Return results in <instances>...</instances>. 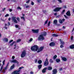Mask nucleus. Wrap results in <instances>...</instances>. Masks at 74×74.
<instances>
[{
    "mask_svg": "<svg viewBox=\"0 0 74 74\" xmlns=\"http://www.w3.org/2000/svg\"><path fill=\"white\" fill-rule=\"evenodd\" d=\"M31 49L32 51H37V52L39 53L42 51L43 47H40L39 49H38V46L37 45H35L32 47L31 48Z\"/></svg>",
    "mask_w": 74,
    "mask_h": 74,
    "instance_id": "f257e3e1",
    "label": "nucleus"
},
{
    "mask_svg": "<svg viewBox=\"0 0 74 74\" xmlns=\"http://www.w3.org/2000/svg\"><path fill=\"white\" fill-rule=\"evenodd\" d=\"M26 51H23L21 54V58H24L26 55Z\"/></svg>",
    "mask_w": 74,
    "mask_h": 74,
    "instance_id": "f03ea898",
    "label": "nucleus"
},
{
    "mask_svg": "<svg viewBox=\"0 0 74 74\" xmlns=\"http://www.w3.org/2000/svg\"><path fill=\"white\" fill-rule=\"evenodd\" d=\"M21 71V70H18L17 71H16L13 72L12 74H20V72Z\"/></svg>",
    "mask_w": 74,
    "mask_h": 74,
    "instance_id": "7ed1b4c3",
    "label": "nucleus"
},
{
    "mask_svg": "<svg viewBox=\"0 0 74 74\" xmlns=\"http://www.w3.org/2000/svg\"><path fill=\"white\" fill-rule=\"evenodd\" d=\"M49 64V62L48 61V58H46L44 63V66H46Z\"/></svg>",
    "mask_w": 74,
    "mask_h": 74,
    "instance_id": "20e7f679",
    "label": "nucleus"
},
{
    "mask_svg": "<svg viewBox=\"0 0 74 74\" xmlns=\"http://www.w3.org/2000/svg\"><path fill=\"white\" fill-rule=\"evenodd\" d=\"M38 40H44V38L42 35H40L38 37Z\"/></svg>",
    "mask_w": 74,
    "mask_h": 74,
    "instance_id": "39448f33",
    "label": "nucleus"
},
{
    "mask_svg": "<svg viewBox=\"0 0 74 74\" xmlns=\"http://www.w3.org/2000/svg\"><path fill=\"white\" fill-rule=\"evenodd\" d=\"M12 21H14V23H18V21H17L16 20V17H12Z\"/></svg>",
    "mask_w": 74,
    "mask_h": 74,
    "instance_id": "423d86ee",
    "label": "nucleus"
},
{
    "mask_svg": "<svg viewBox=\"0 0 74 74\" xmlns=\"http://www.w3.org/2000/svg\"><path fill=\"white\" fill-rule=\"evenodd\" d=\"M60 41L61 42V45L60 46V47L61 48H63V47H64V46L62 44H64V42L63 41H62V40H60Z\"/></svg>",
    "mask_w": 74,
    "mask_h": 74,
    "instance_id": "0eeeda50",
    "label": "nucleus"
},
{
    "mask_svg": "<svg viewBox=\"0 0 74 74\" xmlns=\"http://www.w3.org/2000/svg\"><path fill=\"white\" fill-rule=\"evenodd\" d=\"M61 9H62V8H57L54 10V11L56 12L57 11H59Z\"/></svg>",
    "mask_w": 74,
    "mask_h": 74,
    "instance_id": "6e6552de",
    "label": "nucleus"
},
{
    "mask_svg": "<svg viewBox=\"0 0 74 74\" xmlns=\"http://www.w3.org/2000/svg\"><path fill=\"white\" fill-rule=\"evenodd\" d=\"M32 31L33 33H38V32L39 31V29H36V30H35V29H32Z\"/></svg>",
    "mask_w": 74,
    "mask_h": 74,
    "instance_id": "1a4fd4ad",
    "label": "nucleus"
},
{
    "mask_svg": "<svg viewBox=\"0 0 74 74\" xmlns=\"http://www.w3.org/2000/svg\"><path fill=\"white\" fill-rule=\"evenodd\" d=\"M10 62L11 63H16L17 64H18V63H19V62L16 60H11L10 61Z\"/></svg>",
    "mask_w": 74,
    "mask_h": 74,
    "instance_id": "9d476101",
    "label": "nucleus"
},
{
    "mask_svg": "<svg viewBox=\"0 0 74 74\" xmlns=\"http://www.w3.org/2000/svg\"><path fill=\"white\" fill-rule=\"evenodd\" d=\"M57 73V70L56 69H54L53 71V74H56Z\"/></svg>",
    "mask_w": 74,
    "mask_h": 74,
    "instance_id": "9b49d317",
    "label": "nucleus"
},
{
    "mask_svg": "<svg viewBox=\"0 0 74 74\" xmlns=\"http://www.w3.org/2000/svg\"><path fill=\"white\" fill-rule=\"evenodd\" d=\"M66 15L67 16H71V14H70V11H69L66 13Z\"/></svg>",
    "mask_w": 74,
    "mask_h": 74,
    "instance_id": "f8f14e48",
    "label": "nucleus"
},
{
    "mask_svg": "<svg viewBox=\"0 0 74 74\" xmlns=\"http://www.w3.org/2000/svg\"><path fill=\"white\" fill-rule=\"evenodd\" d=\"M64 20L65 19H63L62 20H61V19H60L59 20V22L60 23H62L63 22H64Z\"/></svg>",
    "mask_w": 74,
    "mask_h": 74,
    "instance_id": "ddd939ff",
    "label": "nucleus"
},
{
    "mask_svg": "<svg viewBox=\"0 0 74 74\" xmlns=\"http://www.w3.org/2000/svg\"><path fill=\"white\" fill-rule=\"evenodd\" d=\"M69 48L70 49H74V45H72L69 46Z\"/></svg>",
    "mask_w": 74,
    "mask_h": 74,
    "instance_id": "4468645a",
    "label": "nucleus"
},
{
    "mask_svg": "<svg viewBox=\"0 0 74 74\" xmlns=\"http://www.w3.org/2000/svg\"><path fill=\"white\" fill-rule=\"evenodd\" d=\"M62 60H63V61H66L67 60V59L65 57H62Z\"/></svg>",
    "mask_w": 74,
    "mask_h": 74,
    "instance_id": "2eb2a0df",
    "label": "nucleus"
},
{
    "mask_svg": "<svg viewBox=\"0 0 74 74\" xmlns=\"http://www.w3.org/2000/svg\"><path fill=\"white\" fill-rule=\"evenodd\" d=\"M14 67H15V65L14 64H13L11 66V67H10L11 70H12L14 68Z\"/></svg>",
    "mask_w": 74,
    "mask_h": 74,
    "instance_id": "dca6fc26",
    "label": "nucleus"
},
{
    "mask_svg": "<svg viewBox=\"0 0 74 74\" xmlns=\"http://www.w3.org/2000/svg\"><path fill=\"white\" fill-rule=\"evenodd\" d=\"M55 45V43L53 42H51L49 44L50 46H53Z\"/></svg>",
    "mask_w": 74,
    "mask_h": 74,
    "instance_id": "f3484780",
    "label": "nucleus"
},
{
    "mask_svg": "<svg viewBox=\"0 0 74 74\" xmlns=\"http://www.w3.org/2000/svg\"><path fill=\"white\" fill-rule=\"evenodd\" d=\"M47 68H45V69H43L42 71V73H45V71L46 70H47Z\"/></svg>",
    "mask_w": 74,
    "mask_h": 74,
    "instance_id": "a211bd4d",
    "label": "nucleus"
},
{
    "mask_svg": "<svg viewBox=\"0 0 74 74\" xmlns=\"http://www.w3.org/2000/svg\"><path fill=\"white\" fill-rule=\"evenodd\" d=\"M32 41H33V38H31L29 40V41H28V43H30V42H32Z\"/></svg>",
    "mask_w": 74,
    "mask_h": 74,
    "instance_id": "6ab92c4d",
    "label": "nucleus"
},
{
    "mask_svg": "<svg viewBox=\"0 0 74 74\" xmlns=\"http://www.w3.org/2000/svg\"><path fill=\"white\" fill-rule=\"evenodd\" d=\"M47 69L48 70H51L52 69V68L51 67L49 66L48 68Z\"/></svg>",
    "mask_w": 74,
    "mask_h": 74,
    "instance_id": "aec40b11",
    "label": "nucleus"
},
{
    "mask_svg": "<svg viewBox=\"0 0 74 74\" xmlns=\"http://www.w3.org/2000/svg\"><path fill=\"white\" fill-rule=\"evenodd\" d=\"M52 36H53V37H58V35L55 34H52Z\"/></svg>",
    "mask_w": 74,
    "mask_h": 74,
    "instance_id": "412c9836",
    "label": "nucleus"
},
{
    "mask_svg": "<svg viewBox=\"0 0 74 74\" xmlns=\"http://www.w3.org/2000/svg\"><path fill=\"white\" fill-rule=\"evenodd\" d=\"M1 63H0V67H1ZM2 69H3V66H1V68L0 69V71H1V70H2Z\"/></svg>",
    "mask_w": 74,
    "mask_h": 74,
    "instance_id": "4be33fe9",
    "label": "nucleus"
},
{
    "mask_svg": "<svg viewBox=\"0 0 74 74\" xmlns=\"http://www.w3.org/2000/svg\"><path fill=\"white\" fill-rule=\"evenodd\" d=\"M60 61V60L59 59H56V62H59Z\"/></svg>",
    "mask_w": 74,
    "mask_h": 74,
    "instance_id": "5701e85b",
    "label": "nucleus"
},
{
    "mask_svg": "<svg viewBox=\"0 0 74 74\" xmlns=\"http://www.w3.org/2000/svg\"><path fill=\"white\" fill-rule=\"evenodd\" d=\"M41 67H42V65L40 64L38 66V67L39 69H41Z\"/></svg>",
    "mask_w": 74,
    "mask_h": 74,
    "instance_id": "b1692460",
    "label": "nucleus"
},
{
    "mask_svg": "<svg viewBox=\"0 0 74 74\" xmlns=\"http://www.w3.org/2000/svg\"><path fill=\"white\" fill-rule=\"evenodd\" d=\"M9 63H8L6 65V67L5 68L4 70H6L7 69V68L8 67V64Z\"/></svg>",
    "mask_w": 74,
    "mask_h": 74,
    "instance_id": "393cba45",
    "label": "nucleus"
},
{
    "mask_svg": "<svg viewBox=\"0 0 74 74\" xmlns=\"http://www.w3.org/2000/svg\"><path fill=\"white\" fill-rule=\"evenodd\" d=\"M41 63H42V61H41V60H39L38 62V63L39 64H41Z\"/></svg>",
    "mask_w": 74,
    "mask_h": 74,
    "instance_id": "a878e982",
    "label": "nucleus"
},
{
    "mask_svg": "<svg viewBox=\"0 0 74 74\" xmlns=\"http://www.w3.org/2000/svg\"><path fill=\"white\" fill-rule=\"evenodd\" d=\"M21 41V39H18L17 40V42H20Z\"/></svg>",
    "mask_w": 74,
    "mask_h": 74,
    "instance_id": "bb28decb",
    "label": "nucleus"
},
{
    "mask_svg": "<svg viewBox=\"0 0 74 74\" xmlns=\"http://www.w3.org/2000/svg\"><path fill=\"white\" fill-rule=\"evenodd\" d=\"M57 58V56L56 55H55L53 57V59H56Z\"/></svg>",
    "mask_w": 74,
    "mask_h": 74,
    "instance_id": "cd10ccee",
    "label": "nucleus"
},
{
    "mask_svg": "<svg viewBox=\"0 0 74 74\" xmlns=\"http://www.w3.org/2000/svg\"><path fill=\"white\" fill-rule=\"evenodd\" d=\"M54 23L56 24L57 23V21L56 20H55L53 21Z\"/></svg>",
    "mask_w": 74,
    "mask_h": 74,
    "instance_id": "c85d7f7f",
    "label": "nucleus"
},
{
    "mask_svg": "<svg viewBox=\"0 0 74 74\" xmlns=\"http://www.w3.org/2000/svg\"><path fill=\"white\" fill-rule=\"evenodd\" d=\"M49 62L50 63H53V61L51 59L49 61Z\"/></svg>",
    "mask_w": 74,
    "mask_h": 74,
    "instance_id": "c756f323",
    "label": "nucleus"
},
{
    "mask_svg": "<svg viewBox=\"0 0 74 74\" xmlns=\"http://www.w3.org/2000/svg\"><path fill=\"white\" fill-rule=\"evenodd\" d=\"M15 41L13 42H12L11 44H10V46H12V45H13V44H14V43H15Z\"/></svg>",
    "mask_w": 74,
    "mask_h": 74,
    "instance_id": "7c9ffc66",
    "label": "nucleus"
},
{
    "mask_svg": "<svg viewBox=\"0 0 74 74\" xmlns=\"http://www.w3.org/2000/svg\"><path fill=\"white\" fill-rule=\"evenodd\" d=\"M4 40H5V41H8V39L6 38H4Z\"/></svg>",
    "mask_w": 74,
    "mask_h": 74,
    "instance_id": "2f4dec72",
    "label": "nucleus"
},
{
    "mask_svg": "<svg viewBox=\"0 0 74 74\" xmlns=\"http://www.w3.org/2000/svg\"><path fill=\"white\" fill-rule=\"evenodd\" d=\"M17 10H21V7H18L17 8Z\"/></svg>",
    "mask_w": 74,
    "mask_h": 74,
    "instance_id": "473e14b6",
    "label": "nucleus"
},
{
    "mask_svg": "<svg viewBox=\"0 0 74 74\" xmlns=\"http://www.w3.org/2000/svg\"><path fill=\"white\" fill-rule=\"evenodd\" d=\"M3 65H4V64H5V60H4L3 61Z\"/></svg>",
    "mask_w": 74,
    "mask_h": 74,
    "instance_id": "72a5a7b5",
    "label": "nucleus"
},
{
    "mask_svg": "<svg viewBox=\"0 0 74 74\" xmlns=\"http://www.w3.org/2000/svg\"><path fill=\"white\" fill-rule=\"evenodd\" d=\"M71 40H73V36H71Z\"/></svg>",
    "mask_w": 74,
    "mask_h": 74,
    "instance_id": "f704fd0d",
    "label": "nucleus"
},
{
    "mask_svg": "<svg viewBox=\"0 0 74 74\" xmlns=\"http://www.w3.org/2000/svg\"><path fill=\"white\" fill-rule=\"evenodd\" d=\"M58 1L60 3H62V0H58Z\"/></svg>",
    "mask_w": 74,
    "mask_h": 74,
    "instance_id": "c9c22d12",
    "label": "nucleus"
},
{
    "mask_svg": "<svg viewBox=\"0 0 74 74\" xmlns=\"http://www.w3.org/2000/svg\"><path fill=\"white\" fill-rule=\"evenodd\" d=\"M9 16V14H7L5 15V17H7V16Z\"/></svg>",
    "mask_w": 74,
    "mask_h": 74,
    "instance_id": "e433bc0d",
    "label": "nucleus"
},
{
    "mask_svg": "<svg viewBox=\"0 0 74 74\" xmlns=\"http://www.w3.org/2000/svg\"><path fill=\"white\" fill-rule=\"evenodd\" d=\"M29 1H30V0H28V1H27L26 2V3L28 4V3H29Z\"/></svg>",
    "mask_w": 74,
    "mask_h": 74,
    "instance_id": "4c0bfd02",
    "label": "nucleus"
},
{
    "mask_svg": "<svg viewBox=\"0 0 74 74\" xmlns=\"http://www.w3.org/2000/svg\"><path fill=\"white\" fill-rule=\"evenodd\" d=\"M16 19L17 21H20V19H19V18L17 17V18Z\"/></svg>",
    "mask_w": 74,
    "mask_h": 74,
    "instance_id": "58836bf2",
    "label": "nucleus"
},
{
    "mask_svg": "<svg viewBox=\"0 0 74 74\" xmlns=\"http://www.w3.org/2000/svg\"><path fill=\"white\" fill-rule=\"evenodd\" d=\"M18 27H19V25H15V27L16 28H18Z\"/></svg>",
    "mask_w": 74,
    "mask_h": 74,
    "instance_id": "ea45409f",
    "label": "nucleus"
},
{
    "mask_svg": "<svg viewBox=\"0 0 74 74\" xmlns=\"http://www.w3.org/2000/svg\"><path fill=\"white\" fill-rule=\"evenodd\" d=\"M12 41H13V40H10L9 41V43H11V42H12Z\"/></svg>",
    "mask_w": 74,
    "mask_h": 74,
    "instance_id": "a19ab883",
    "label": "nucleus"
},
{
    "mask_svg": "<svg viewBox=\"0 0 74 74\" xmlns=\"http://www.w3.org/2000/svg\"><path fill=\"white\" fill-rule=\"evenodd\" d=\"M50 23H51V22L49 21V23H48V26H49V25H50Z\"/></svg>",
    "mask_w": 74,
    "mask_h": 74,
    "instance_id": "79ce46f5",
    "label": "nucleus"
},
{
    "mask_svg": "<svg viewBox=\"0 0 74 74\" xmlns=\"http://www.w3.org/2000/svg\"><path fill=\"white\" fill-rule=\"evenodd\" d=\"M8 26H10V22H8Z\"/></svg>",
    "mask_w": 74,
    "mask_h": 74,
    "instance_id": "37998d69",
    "label": "nucleus"
},
{
    "mask_svg": "<svg viewBox=\"0 0 74 74\" xmlns=\"http://www.w3.org/2000/svg\"><path fill=\"white\" fill-rule=\"evenodd\" d=\"M24 68L23 67H20L19 68V70H21V69H22Z\"/></svg>",
    "mask_w": 74,
    "mask_h": 74,
    "instance_id": "c03bdc74",
    "label": "nucleus"
},
{
    "mask_svg": "<svg viewBox=\"0 0 74 74\" xmlns=\"http://www.w3.org/2000/svg\"><path fill=\"white\" fill-rule=\"evenodd\" d=\"M31 4L32 5H34V2L32 1L31 3Z\"/></svg>",
    "mask_w": 74,
    "mask_h": 74,
    "instance_id": "a18cd8bd",
    "label": "nucleus"
},
{
    "mask_svg": "<svg viewBox=\"0 0 74 74\" xmlns=\"http://www.w3.org/2000/svg\"><path fill=\"white\" fill-rule=\"evenodd\" d=\"M48 22V20H47L45 22V24H47V23Z\"/></svg>",
    "mask_w": 74,
    "mask_h": 74,
    "instance_id": "49530a36",
    "label": "nucleus"
},
{
    "mask_svg": "<svg viewBox=\"0 0 74 74\" xmlns=\"http://www.w3.org/2000/svg\"><path fill=\"white\" fill-rule=\"evenodd\" d=\"M21 19H23V20H25V18H24V17H21Z\"/></svg>",
    "mask_w": 74,
    "mask_h": 74,
    "instance_id": "de8ad7c7",
    "label": "nucleus"
},
{
    "mask_svg": "<svg viewBox=\"0 0 74 74\" xmlns=\"http://www.w3.org/2000/svg\"><path fill=\"white\" fill-rule=\"evenodd\" d=\"M9 11L10 12H11V11H12V9H10L9 10Z\"/></svg>",
    "mask_w": 74,
    "mask_h": 74,
    "instance_id": "09e8293b",
    "label": "nucleus"
},
{
    "mask_svg": "<svg viewBox=\"0 0 74 74\" xmlns=\"http://www.w3.org/2000/svg\"><path fill=\"white\" fill-rule=\"evenodd\" d=\"M35 63H37V59H36L35 60Z\"/></svg>",
    "mask_w": 74,
    "mask_h": 74,
    "instance_id": "8fccbe9b",
    "label": "nucleus"
},
{
    "mask_svg": "<svg viewBox=\"0 0 74 74\" xmlns=\"http://www.w3.org/2000/svg\"><path fill=\"white\" fill-rule=\"evenodd\" d=\"M14 58H15V57H14V56H13L12 57V59H14Z\"/></svg>",
    "mask_w": 74,
    "mask_h": 74,
    "instance_id": "3c124183",
    "label": "nucleus"
},
{
    "mask_svg": "<svg viewBox=\"0 0 74 74\" xmlns=\"http://www.w3.org/2000/svg\"><path fill=\"white\" fill-rule=\"evenodd\" d=\"M63 8H66V6L65 5L64 6Z\"/></svg>",
    "mask_w": 74,
    "mask_h": 74,
    "instance_id": "603ef678",
    "label": "nucleus"
},
{
    "mask_svg": "<svg viewBox=\"0 0 74 74\" xmlns=\"http://www.w3.org/2000/svg\"><path fill=\"white\" fill-rule=\"evenodd\" d=\"M29 6L27 5L26 6V8H29Z\"/></svg>",
    "mask_w": 74,
    "mask_h": 74,
    "instance_id": "864d4df0",
    "label": "nucleus"
},
{
    "mask_svg": "<svg viewBox=\"0 0 74 74\" xmlns=\"http://www.w3.org/2000/svg\"><path fill=\"white\" fill-rule=\"evenodd\" d=\"M64 16L65 17V18H68L67 17V16H66V15H64Z\"/></svg>",
    "mask_w": 74,
    "mask_h": 74,
    "instance_id": "5fc2aeb1",
    "label": "nucleus"
},
{
    "mask_svg": "<svg viewBox=\"0 0 74 74\" xmlns=\"http://www.w3.org/2000/svg\"><path fill=\"white\" fill-rule=\"evenodd\" d=\"M31 74H33V72H32V71H31Z\"/></svg>",
    "mask_w": 74,
    "mask_h": 74,
    "instance_id": "6e6d98bb",
    "label": "nucleus"
},
{
    "mask_svg": "<svg viewBox=\"0 0 74 74\" xmlns=\"http://www.w3.org/2000/svg\"><path fill=\"white\" fill-rule=\"evenodd\" d=\"M37 0V2H39V1H41V0Z\"/></svg>",
    "mask_w": 74,
    "mask_h": 74,
    "instance_id": "4d7b16f0",
    "label": "nucleus"
},
{
    "mask_svg": "<svg viewBox=\"0 0 74 74\" xmlns=\"http://www.w3.org/2000/svg\"><path fill=\"white\" fill-rule=\"evenodd\" d=\"M11 18H9L8 19V20L9 21H11Z\"/></svg>",
    "mask_w": 74,
    "mask_h": 74,
    "instance_id": "13d9d810",
    "label": "nucleus"
},
{
    "mask_svg": "<svg viewBox=\"0 0 74 74\" xmlns=\"http://www.w3.org/2000/svg\"><path fill=\"white\" fill-rule=\"evenodd\" d=\"M62 70V68L60 69H59L60 71H61Z\"/></svg>",
    "mask_w": 74,
    "mask_h": 74,
    "instance_id": "bf43d9fd",
    "label": "nucleus"
},
{
    "mask_svg": "<svg viewBox=\"0 0 74 74\" xmlns=\"http://www.w3.org/2000/svg\"><path fill=\"white\" fill-rule=\"evenodd\" d=\"M57 15V13H55L54 14V15Z\"/></svg>",
    "mask_w": 74,
    "mask_h": 74,
    "instance_id": "052dcab7",
    "label": "nucleus"
},
{
    "mask_svg": "<svg viewBox=\"0 0 74 74\" xmlns=\"http://www.w3.org/2000/svg\"><path fill=\"white\" fill-rule=\"evenodd\" d=\"M65 11V10H64L62 11V12H64Z\"/></svg>",
    "mask_w": 74,
    "mask_h": 74,
    "instance_id": "680f3d73",
    "label": "nucleus"
},
{
    "mask_svg": "<svg viewBox=\"0 0 74 74\" xmlns=\"http://www.w3.org/2000/svg\"><path fill=\"white\" fill-rule=\"evenodd\" d=\"M5 10V8H4L3 9V11H4Z\"/></svg>",
    "mask_w": 74,
    "mask_h": 74,
    "instance_id": "e2e57ef3",
    "label": "nucleus"
},
{
    "mask_svg": "<svg viewBox=\"0 0 74 74\" xmlns=\"http://www.w3.org/2000/svg\"><path fill=\"white\" fill-rule=\"evenodd\" d=\"M14 46V47H14V49H15V47H16V45H15Z\"/></svg>",
    "mask_w": 74,
    "mask_h": 74,
    "instance_id": "0e129e2a",
    "label": "nucleus"
},
{
    "mask_svg": "<svg viewBox=\"0 0 74 74\" xmlns=\"http://www.w3.org/2000/svg\"><path fill=\"white\" fill-rule=\"evenodd\" d=\"M74 30V27L73 28V31H72V32H73Z\"/></svg>",
    "mask_w": 74,
    "mask_h": 74,
    "instance_id": "69168bd1",
    "label": "nucleus"
},
{
    "mask_svg": "<svg viewBox=\"0 0 74 74\" xmlns=\"http://www.w3.org/2000/svg\"><path fill=\"white\" fill-rule=\"evenodd\" d=\"M73 12H74V9H73Z\"/></svg>",
    "mask_w": 74,
    "mask_h": 74,
    "instance_id": "338daca9",
    "label": "nucleus"
},
{
    "mask_svg": "<svg viewBox=\"0 0 74 74\" xmlns=\"http://www.w3.org/2000/svg\"><path fill=\"white\" fill-rule=\"evenodd\" d=\"M25 15L24 14H23V16H25Z\"/></svg>",
    "mask_w": 74,
    "mask_h": 74,
    "instance_id": "774afa93",
    "label": "nucleus"
}]
</instances>
